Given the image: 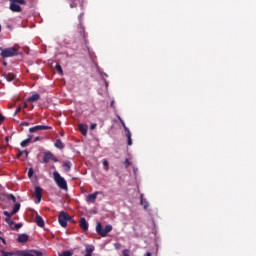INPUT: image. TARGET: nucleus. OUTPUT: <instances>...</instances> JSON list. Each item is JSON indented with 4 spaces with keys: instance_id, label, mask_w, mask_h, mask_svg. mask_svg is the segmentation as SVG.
Instances as JSON below:
<instances>
[{
    "instance_id": "obj_8",
    "label": "nucleus",
    "mask_w": 256,
    "mask_h": 256,
    "mask_svg": "<svg viewBox=\"0 0 256 256\" xmlns=\"http://www.w3.org/2000/svg\"><path fill=\"white\" fill-rule=\"evenodd\" d=\"M35 199H37L36 203H41V199L43 197V189L39 186L35 188Z\"/></svg>"
},
{
    "instance_id": "obj_10",
    "label": "nucleus",
    "mask_w": 256,
    "mask_h": 256,
    "mask_svg": "<svg viewBox=\"0 0 256 256\" xmlns=\"http://www.w3.org/2000/svg\"><path fill=\"white\" fill-rule=\"evenodd\" d=\"M97 195H99V192H95L93 194H89L86 198V201L88 203H95L97 201Z\"/></svg>"
},
{
    "instance_id": "obj_53",
    "label": "nucleus",
    "mask_w": 256,
    "mask_h": 256,
    "mask_svg": "<svg viewBox=\"0 0 256 256\" xmlns=\"http://www.w3.org/2000/svg\"><path fill=\"white\" fill-rule=\"evenodd\" d=\"M70 7H72V8H73V4H70Z\"/></svg>"
},
{
    "instance_id": "obj_38",
    "label": "nucleus",
    "mask_w": 256,
    "mask_h": 256,
    "mask_svg": "<svg viewBox=\"0 0 256 256\" xmlns=\"http://www.w3.org/2000/svg\"><path fill=\"white\" fill-rule=\"evenodd\" d=\"M68 221H69V223H75V220L71 216H69Z\"/></svg>"
},
{
    "instance_id": "obj_52",
    "label": "nucleus",
    "mask_w": 256,
    "mask_h": 256,
    "mask_svg": "<svg viewBox=\"0 0 256 256\" xmlns=\"http://www.w3.org/2000/svg\"><path fill=\"white\" fill-rule=\"evenodd\" d=\"M0 51H1V53H2V52H3V48L0 47Z\"/></svg>"
},
{
    "instance_id": "obj_31",
    "label": "nucleus",
    "mask_w": 256,
    "mask_h": 256,
    "mask_svg": "<svg viewBox=\"0 0 256 256\" xmlns=\"http://www.w3.org/2000/svg\"><path fill=\"white\" fill-rule=\"evenodd\" d=\"M80 133H81V135H83L84 137H87V129H80Z\"/></svg>"
},
{
    "instance_id": "obj_20",
    "label": "nucleus",
    "mask_w": 256,
    "mask_h": 256,
    "mask_svg": "<svg viewBox=\"0 0 256 256\" xmlns=\"http://www.w3.org/2000/svg\"><path fill=\"white\" fill-rule=\"evenodd\" d=\"M3 77H5V79L8 81H15V74L13 73H4Z\"/></svg>"
},
{
    "instance_id": "obj_32",
    "label": "nucleus",
    "mask_w": 256,
    "mask_h": 256,
    "mask_svg": "<svg viewBox=\"0 0 256 256\" xmlns=\"http://www.w3.org/2000/svg\"><path fill=\"white\" fill-rule=\"evenodd\" d=\"M19 5H25L27 2L25 0H16Z\"/></svg>"
},
{
    "instance_id": "obj_42",
    "label": "nucleus",
    "mask_w": 256,
    "mask_h": 256,
    "mask_svg": "<svg viewBox=\"0 0 256 256\" xmlns=\"http://www.w3.org/2000/svg\"><path fill=\"white\" fill-rule=\"evenodd\" d=\"M0 239H1L2 243H4V245H5V243H7L4 238L0 237Z\"/></svg>"
},
{
    "instance_id": "obj_19",
    "label": "nucleus",
    "mask_w": 256,
    "mask_h": 256,
    "mask_svg": "<svg viewBox=\"0 0 256 256\" xmlns=\"http://www.w3.org/2000/svg\"><path fill=\"white\" fill-rule=\"evenodd\" d=\"M63 168L66 173H69L71 171V161H65L63 163Z\"/></svg>"
},
{
    "instance_id": "obj_6",
    "label": "nucleus",
    "mask_w": 256,
    "mask_h": 256,
    "mask_svg": "<svg viewBox=\"0 0 256 256\" xmlns=\"http://www.w3.org/2000/svg\"><path fill=\"white\" fill-rule=\"evenodd\" d=\"M10 6L9 9L13 13H21V6L17 3V0H9Z\"/></svg>"
},
{
    "instance_id": "obj_23",
    "label": "nucleus",
    "mask_w": 256,
    "mask_h": 256,
    "mask_svg": "<svg viewBox=\"0 0 256 256\" xmlns=\"http://www.w3.org/2000/svg\"><path fill=\"white\" fill-rule=\"evenodd\" d=\"M25 155V158L27 159L28 155H29V152L27 150H23V151H19L18 154H17V158L18 159H21V156Z\"/></svg>"
},
{
    "instance_id": "obj_47",
    "label": "nucleus",
    "mask_w": 256,
    "mask_h": 256,
    "mask_svg": "<svg viewBox=\"0 0 256 256\" xmlns=\"http://www.w3.org/2000/svg\"><path fill=\"white\" fill-rule=\"evenodd\" d=\"M19 111H21L20 106L16 109V113H19Z\"/></svg>"
},
{
    "instance_id": "obj_34",
    "label": "nucleus",
    "mask_w": 256,
    "mask_h": 256,
    "mask_svg": "<svg viewBox=\"0 0 256 256\" xmlns=\"http://www.w3.org/2000/svg\"><path fill=\"white\" fill-rule=\"evenodd\" d=\"M32 176H33V170H32V168H30L28 170V177H32Z\"/></svg>"
},
{
    "instance_id": "obj_46",
    "label": "nucleus",
    "mask_w": 256,
    "mask_h": 256,
    "mask_svg": "<svg viewBox=\"0 0 256 256\" xmlns=\"http://www.w3.org/2000/svg\"><path fill=\"white\" fill-rule=\"evenodd\" d=\"M2 65L4 66V67H7V62H2Z\"/></svg>"
},
{
    "instance_id": "obj_29",
    "label": "nucleus",
    "mask_w": 256,
    "mask_h": 256,
    "mask_svg": "<svg viewBox=\"0 0 256 256\" xmlns=\"http://www.w3.org/2000/svg\"><path fill=\"white\" fill-rule=\"evenodd\" d=\"M7 199H10L13 203H17V198L13 194H8Z\"/></svg>"
},
{
    "instance_id": "obj_12",
    "label": "nucleus",
    "mask_w": 256,
    "mask_h": 256,
    "mask_svg": "<svg viewBox=\"0 0 256 256\" xmlns=\"http://www.w3.org/2000/svg\"><path fill=\"white\" fill-rule=\"evenodd\" d=\"M18 243H27L29 241V235L20 234L17 238Z\"/></svg>"
},
{
    "instance_id": "obj_50",
    "label": "nucleus",
    "mask_w": 256,
    "mask_h": 256,
    "mask_svg": "<svg viewBox=\"0 0 256 256\" xmlns=\"http://www.w3.org/2000/svg\"><path fill=\"white\" fill-rule=\"evenodd\" d=\"M34 141H39V137H36Z\"/></svg>"
},
{
    "instance_id": "obj_44",
    "label": "nucleus",
    "mask_w": 256,
    "mask_h": 256,
    "mask_svg": "<svg viewBox=\"0 0 256 256\" xmlns=\"http://www.w3.org/2000/svg\"><path fill=\"white\" fill-rule=\"evenodd\" d=\"M6 143H9V136L5 137Z\"/></svg>"
},
{
    "instance_id": "obj_51",
    "label": "nucleus",
    "mask_w": 256,
    "mask_h": 256,
    "mask_svg": "<svg viewBox=\"0 0 256 256\" xmlns=\"http://www.w3.org/2000/svg\"><path fill=\"white\" fill-rule=\"evenodd\" d=\"M24 107L27 108V103H24Z\"/></svg>"
},
{
    "instance_id": "obj_7",
    "label": "nucleus",
    "mask_w": 256,
    "mask_h": 256,
    "mask_svg": "<svg viewBox=\"0 0 256 256\" xmlns=\"http://www.w3.org/2000/svg\"><path fill=\"white\" fill-rule=\"evenodd\" d=\"M6 223H8L9 227L14 229V230H17V229H21V227H23V224L22 223H15L13 220L9 219V218H6L5 219Z\"/></svg>"
},
{
    "instance_id": "obj_36",
    "label": "nucleus",
    "mask_w": 256,
    "mask_h": 256,
    "mask_svg": "<svg viewBox=\"0 0 256 256\" xmlns=\"http://www.w3.org/2000/svg\"><path fill=\"white\" fill-rule=\"evenodd\" d=\"M79 129H87V125L80 124V125H79Z\"/></svg>"
},
{
    "instance_id": "obj_22",
    "label": "nucleus",
    "mask_w": 256,
    "mask_h": 256,
    "mask_svg": "<svg viewBox=\"0 0 256 256\" xmlns=\"http://www.w3.org/2000/svg\"><path fill=\"white\" fill-rule=\"evenodd\" d=\"M18 256H30V250H19L16 252Z\"/></svg>"
},
{
    "instance_id": "obj_26",
    "label": "nucleus",
    "mask_w": 256,
    "mask_h": 256,
    "mask_svg": "<svg viewBox=\"0 0 256 256\" xmlns=\"http://www.w3.org/2000/svg\"><path fill=\"white\" fill-rule=\"evenodd\" d=\"M19 209H21V204L16 203L12 209V214L15 215V213H17L19 211Z\"/></svg>"
},
{
    "instance_id": "obj_33",
    "label": "nucleus",
    "mask_w": 256,
    "mask_h": 256,
    "mask_svg": "<svg viewBox=\"0 0 256 256\" xmlns=\"http://www.w3.org/2000/svg\"><path fill=\"white\" fill-rule=\"evenodd\" d=\"M124 165L126 166V167H129V165H131V162H129V159H125V161H124Z\"/></svg>"
},
{
    "instance_id": "obj_14",
    "label": "nucleus",
    "mask_w": 256,
    "mask_h": 256,
    "mask_svg": "<svg viewBox=\"0 0 256 256\" xmlns=\"http://www.w3.org/2000/svg\"><path fill=\"white\" fill-rule=\"evenodd\" d=\"M35 221L38 227H45V221L43 220V217H41L40 215H36Z\"/></svg>"
},
{
    "instance_id": "obj_39",
    "label": "nucleus",
    "mask_w": 256,
    "mask_h": 256,
    "mask_svg": "<svg viewBox=\"0 0 256 256\" xmlns=\"http://www.w3.org/2000/svg\"><path fill=\"white\" fill-rule=\"evenodd\" d=\"M97 127L96 123L91 124L90 129H95Z\"/></svg>"
},
{
    "instance_id": "obj_45",
    "label": "nucleus",
    "mask_w": 256,
    "mask_h": 256,
    "mask_svg": "<svg viewBox=\"0 0 256 256\" xmlns=\"http://www.w3.org/2000/svg\"><path fill=\"white\" fill-rule=\"evenodd\" d=\"M144 256H151V252H146Z\"/></svg>"
},
{
    "instance_id": "obj_25",
    "label": "nucleus",
    "mask_w": 256,
    "mask_h": 256,
    "mask_svg": "<svg viewBox=\"0 0 256 256\" xmlns=\"http://www.w3.org/2000/svg\"><path fill=\"white\" fill-rule=\"evenodd\" d=\"M30 256H43V252L38 250H30Z\"/></svg>"
},
{
    "instance_id": "obj_40",
    "label": "nucleus",
    "mask_w": 256,
    "mask_h": 256,
    "mask_svg": "<svg viewBox=\"0 0 256 256\" xmlns=\"http://www.w3.org/2000/svg\"><path fill=\"white\" fill-rule=\"evenodd\" d=\"M0 121H5V116H3V114H0Z\"/></svg>"
},
{
    "instance_id": "obj_15",
    "label": "nucleus",
    "mask_w": 256,
    "mask_h": 256,
    "mask_svg": "<svg viewBox=\"0 0 256 256\" xmlns=\"http://www.w3.org/2000/svg\"><path fill=\"white\" fill-rule=\"evenodd\" d=\"M125 135L127 137V145L131 146L133 145V140L131 139V131L129 129H125Z\"/></svg>"
},
{
    "instance_id": "obj_27",
    "label": "nucleus",
    "mask_w": 256,
    "mask_h": 256,
    "mask_svg": "<svg viewBox=\"0 0 256 256\" xmlns=\"http://www.w3.org/2000/svg\"><path fill=\"white\" fill-rule=\"evenodd\" d=\"M58 256H73V252H71L69 250H65V251L59 253Z\"/></svg>"
},
{
    "instance_id": "obj_48",
    "label": "nucleus",
    "mask_w": 256,
    "mask_h": 256,
    "mask_svg": "<svg viewBox=\"0 0 256 256\" xmlns=\"http://www.w3.org/2000/svg\"><path fill=\"white\" fill-rule=\"evenodd\" d=\"M114 103H115V101L113 100V101L111 102V104H110V107H113Z\"/></svg>"
},
{
    "instance_id": "obj_43",
    "label": "nucleus",
    "mask_w": 256,
    "mask_h": 256,
    "mask_svg": "<svg viewBox=\"0 0 256 256\" xmlns=\"http://www.w3.org/2000/svg\"><path fill=\"white\" fill-rule=\"evenodd\" d=\"M35 131H37V129H30V133H35Z\"/></svg>"
},
{
    "instance_id": "obj_24",
    "label": "nucleus",
    "mask_w": 256,
    "mask_h": 256,
    "mask_svg": "<svg viewBox=\"0 0 256 256\" xmlns=\"http://www.w3.org/2000/svg\"><path fill=\"white\" fill-rule=\"evenodd\" d=\"M31 139H32V137L29 136L28 139L23 140V141L20 143L21 147H28L29 143H31Z\"/></svg>"
},
{
    "instance_id": "obj_37",
    "label": "nucleus",
    "mask_w": 256,
    "mask_h": 256,
    "mask_svg": "<svg viewBox=\"0 0 256 256\" xmlns=\"http://www.w3.org/2000/svg\"><path fill=\"white\" fill-rule=\"evenodd\" d=\"M103 165H104V167H109V162L107 160H104Z\"/></svg>"
},
{
    "instance_id": "obj_54",
    "label": "nucleus",
    "mask_w": 256,
    "mask_h": 256,
    "mask_svg": "<svg viewBox=\"0 0 256 256\" xmlns=\"http://www.w3.org/2000/svg\"><path fill=\"white\" fill-rule=\"evenodd\" d=\"M79 19H81V15L79 16Z\"/></svg>"
},
{
    "instance_id": "obj_21",
    "label": "nucleus",
    "mask_w": 256,
    "mask_h": 256,
    "mask_svg": "<svg viewBox=\"0 0 256 256\" xmlns=\"http://www.w3.org/2000/svg\"><path fill=\"white\" fill-rule=\"evenodd\" d=\"M140 205H143L144 209H149V202L143 200V194L140 195Z\"/></svg>"
},
{
    "instance_id": "obj_49",
    "label": "nucleus",
    "mask_w": 256,
    "mask_h": 256,
    "mask_svg": "<svg viewBox=\"0 0 256 256\" xmlns=\"http://www.w3.org/2000/svg\"><path fill=\"white\" fill-rule=\"evenodd\" d=\"M122 125H123L124 129H127V126H125L124 122H122Z\"/></svg>"
},
{
    "instance_id": "obj_18",
    "label": "nucleus",
    "mask_w": 256,
    "mask_h": 256,
    "mask_svg": "<svg viewBox=\"0 0 256 256\" xmlns=\"http://www.w3.org/2000/svg\"><path fill=\"white\" fill-rule=\"evenodd\" d=\"M85 251H86V255H93V251H95V246L86 245Z\"/></svg>"
},
{
    "instance_id": "obj_1",
    "label": "nucleus",
    "mask_w": 256,
    "mask_h": 256,
    "mask_svg": "<svg viewBox=\"0 0 256 256\" xmlns=\"http://www.w3.org/2000/svg\"><path fill=\"white\" fill-rule=\"evenodd\" d=\"M113 231V226L110 224H107L104 228L101 222H98L96 225V233L100 235V237H107L108 233H111Z\"/></svg>"
},
{
    "instance_id": "obj_4",
    "label": "nucleus",
    "mask_w": 256,
    "mask_h": 256,
    "mask_svg": "<svg viewBox=\"0 0 256 256\" xmlns=\"http://www.w3.org/2000/svg\"><path fill=\"white\" fill-rule=\"evenodd\" d=\"M58 222L63 228L67 227V223H69V214L65 211L60 212Z\"/></svg>"
},
{
    "instance_id": "obj_9",
    "label": "nucleus",
    "mask_w": 256,
    "mask_h": 256,
    "mask_svg": "<svg viewBox=\"0 0 256 256\" xmlns=\"http://www.w3.org/2000/svg\"><path fill=\"white\" fill-rule=\"evenodd\" d=\"M79 225L84 232L89 231V223H87V220L85 219V217L80 218Z\"/></svg>"
},
{
    "instance_id": "obj_5",
    "label": "nucleus",
    "mask_w": 256,
    "mask_h": 256,
    "mask_svg": "<svg viewBox=\"0 0 256 256\" xmlns=\"http://www.w3.org/2000/svg\"><path fill=\"white\" fill-rule=\"evenodd\" d=\"M20 127H29V129H52L51 126H45V125L31 126V123L29 122L20 123Z\"/></svg>"
},
{
    "instance_id": "obj_30",
    "label": "nucleus",
    "mask_w": 256,
    "mask_h": 256,
    "mask_svg": "<svg viewBox=\"0 0 256 256\" xmlns=\"http://www.w3.org/2000/svg\"><path fill=\"white\" fill-rule=\"evenodd\" d=\"M4 215L7 217L6 219H11V217H13V212L4 211Z\"/></svg>"
},
{
    "instance_id": "obj_41",
    "label": "nucleus",
    "mask_w": 256,
    "mask_h": 256,
    "mask_svg": "<svg viewBox=\"0 0 256 256\" xmlns=\"http://www.w3.org/2000/svg\"><path fill=\"white\" fill-rule=\"evenodd\" d=\"M60 136H61V137H65V132L61 131V132H60Z\"/></svg>"
},
{
    "instance_id": "obj_35",
    "label": "nucleus",
    "mask_w": 256,
    "mask_h": 256,
    "mask_svg": "<svg viewBox=\"0 0 256 256\" xmlns=\"http://www.w3.org/2000/svg\"><path fill=\"white\" fill-rule=\"evenodd\" d=\"M52 161H54V163H59V159L55 157V155H53Z\"/></svg>"
},
{
    "instance_id": "obj_28",
    "label": "nucleus",
    "mask_w": 256,
    "mask_h": 256,
    "mask_svg": "<svg viewBox=\"0 0 256 256\" xmlns=\"http://www.w3.org/2000/svg\"><path fill=\"white\" fill-rule=\"evenodd\" d=\"M56 71L59 75H63V68L61 67V64H56Z\"/></svg>"
},
{
    "instance_id": "obj_17",
    "label": "nucleus",
    "mask_w": 256,
    "mask_h": 256,
    "mask_svg": "<svg viewBox=\"0 0 256 256\" xmlns=\"http://www.w3.org/2000/svg\"><path fill=\"white\" fill-rule=\"evenodd\" d=\"M78 31L81 35V37L84 39L85 41V27H83V23H79V26H78Z\"/></svg>"
},
{
    "instance_id": "obj_13",
    "label": "nucleus",
    "mask_w": 256,
    "mask_h": 256,
    "mask_svg": "<svg viewBox=\"0 0 256 256\" xmlns=\"http://www.w3.org/2000/svg\"><path fill=\"white\" fill-rule=\"evenodd\" d=\"M41 99V95L33 94L32 96L28 97V103H35V101H39Z\"/></svg>"
},
{
    "instance_id": "obj_55",
    "label": "nucleus",
    "mask_w": 256,
    "mask_h": 256,
    "mask_svg": "<svg viewBox=\"0 0 256 256\" xmlns=\"http://www.w3.org/2000/svg\"><path fill=\"white\" fill-rule=\"evenodd\" d=\"M0 31H1V25H0Z\"/></svg>"
},
{
    "instance_id": "obj_3",
    "label": "nucleus",
    "mask_w": 256,
    "mask_h": 256,
    "mask_svg": "<svg viewBox=\"0 0 256 256\" xmlns=\"http://www.w3.org/2000/svg\"><path fill=\"white\" fill-rule=\"evenodd\" d=\"M53 177H54V181H55L56 185L60 189H63L64 191H67V181L65 180V178H63L61 176V174H59V172H57V171H55L53 173Z\"/></svg>"
},
{
    "instance_id": "obj_2",
    "label": "nucleus",
    "mask_w": 256,
    "mask_h": 256,
    "mask_svg": "<svg viewBox=\"0 0 256 256\" xmlns=\"http://www.w3.org/2000/svg\"><path fill=\"white\" fill-rule=\"evenodd\" d=\"M17 55H19V49L15 47L5 48L0 53V57H2V59H7L9 57H17Z\"/></svg>"
},
{
    "instance_id": "obj_11",
    "label": "nucleus",
    "mask_w": 256,
    "mask_h": 256,
    "mask_svg": "<svg viewBox=\"0 0 256 256\" xmlns=\"http://www.w3.org/2000/svg\"><path fill=\"white\" fill-rule=\"evenodd\" d=\"M53 160V153L45 152L42 163H49V161Z\"/></svg>"
},
{
    "instance_id": "obj_16",
    "label": "nucleus",
    "mask_w": 256,
    "mask_h": 256,
    "mask_svg": "<svg viewBox=\"0 0 256 256\" xmlns=\"http://www.w3.org/2000/svg\"><path fill=\"white\" fill-rule=\"evenodd\" d=\"M54 147H56V149H60V150L65 149V145L63 144L61 139H56V141L54 143Z\"/></svg>"
}]
</instances>
